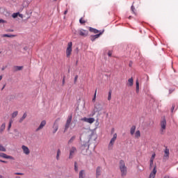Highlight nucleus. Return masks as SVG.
<instances>
[{
  "label": "nucleus",
  "instance_id": "obj_27",
  "mask_svg": "<svg viewBox=\"0 0 178 178\" xmlns=\"http://www.w3.org/2000/svg\"><path fill=\"white\" fill-rule=\"evenodd\" d=\"M104 30L100 31L99 33L96 34V35H93L95 36V38H99V36L102 35V34H104Z\"/></svg>",
  "mask_w": 178,
  "mask_h": 178
},
{
  "label": "nucleus",
  "instance_id": "obj_12",
  "mask_svg": "<svg viewBox=\"0 0 178 178\" xmlns=\"http://www.w3.org/2000/svg\"><path fill=\"white\" fill-rule=\"evenodd\" d=\"M156 175V165L154 166L152 172H151L149 178H155V175Z\"/></svg>",
  "mask_w": 178,
  "mask_h": 178
},
{
  "label": "nucleus",
  "instance_id": "obj_25",
  "mask_svg": "<svg viewBox=\"0 0 178 178\" xmlns=\"http://www.w3.org/2000/svg\"><path fill=\"white\" fill-rule=\"evenodd\" d=\"M26 118H27V114L24 113L23 116L19 119V123H22V122H23Z\"/></svg>",
  "mask_w": 178,
  "mask_h": 178
},
{
  "label": "nucleus",
  "instance_id": "obj_15",
  "mask_svg": "<svg viewBox=\"0 0 178 178\" xmlns=\"http://www.w3.org/2000/svg\"><path fill=\"white\" fill-rule=\"evenodd\" d=\"M79 178H86V170H81L79 172Z\"/></svg>",
  "mask_w": 178,
  "mask_h": 178
},
{
  "label": "nucleus",
  "instance_id": "obj_48",
  "mask_svg": "<svg viewBox=\"0 0 178 178\" xmlns=\"http://www.w3.org/2000/svg\"><path fill=\"white\" fill-rule=\"evenodd\" d=\"M0 162H1V163H8V161L3 160H0Z\"/></svg>",
  "mask_w": 178,
  "mask_h": 178
},
{
  "label": "nucleus",
  "instance_id": "obj_1",
  "mask_svg": "<svg viewBox=\"0 0 178 178\" xmlns=\"http://www.w3.org/2000/svg\"><path fill=\"white\" fill-rule=\"evenodd\" d=\"M90 137H88V140L84 141L81 146V153L83 155H88V151H90Z\"/></svg>",
  "mask_w": 178,
  "mask_h": 178
},
{
  "label": "nucleus",
  "instance_id": "obj_23",
  "mask_svg": "<svg viewBox=\"0 0 178 178\" xmlns=\"http://www.w3.org/2000/svg\"><path fill=\"white\" fill-rule=\"evenodd\" d=\"M136 92L138 93V92L140 91V83L138 82V80H136Z\"/></svg>",
  "mask_w": 178,
  "mask_h": 178
},
{
  "label": "nucleus",
  "instance_id": "obj_31",
  "mask_svg": "<svg viewBox=\"0 0 178 178\" xmlns=\"http://www.w3.org/2000/svg\"><path fill=\"white\" fill-rule=\"evenodd\" d=\"M129 86V87H131L133 86L134 80L133 78H131L128 80Z\"/></svg>",
  "mask_w": 178,
  "mask_h": 178
},
{
  "label": "nucleus",
  "instance_id": "obj_41",
  "mask_svg": "<svg viewBox=\"0 0 178 178\" xmlns=\"http://www.w3.org/2000/svg\"><path fill=\"white\" fill-rule=\"evenodd\" d=\"M176 83H174V86H175L176 87H178V77L176 76Z\"/></svg>",
  "mask_w": 178,
  "mask_h": 178
},
{
  "label": "nucleus",
  "instance_id": "obj_24",
  "mask_svg": "<svg viewBox=\"0 0 178 178\" xmlns=\"http://www.w3.org/2000/svg\"><path fill=\"white\" fill-rule=\"evenodd\" d=\"M140 137H141V133L140 132V131H136V132L135 133V138H140Z\"/></svg>",
  "mask_w": 178,
  "mask_h": 178
},
{
  "label": "nucleus",
  "instance_id": "obj_40",
  "mask_svg": "<svg viewBox=\"0 0 178 178\" xmlns=\"http://www.w3.org/2000/svg\"><path fill=\"white\" fill-rule=\"evenodd\" d=\"M154 165V161H149V169L151 170V169H152V166Z\"/></svg>",
  "mask_w": 178,
  "mask_h": 178
},
{
  "label": "nucleus",
  "instance_id": "obj_20",
  "mask_svg": "<svg viewBox=\"0 0 178 178\" xmlns=\"http://www.w3.org/2000/svg\"><path fill=\"white\" fill-rule=\"evenodd\" d=\"M1 37H3V38L8 37V38H13V37H16V35L3 34V35H1Z\"/></svg>",
  "mask_w": 178,
  "mask_h": 178
},
{
  "label": "nucleus",
  "instance_id": "obj_29",
  "mask_svg": "<svg viewBox=\"0 0 178 178\" xmlns=\"http://www.w3.org/2000/svg\"><path fill=\"white\" fill-rule=\"evenodd\" d=\"M112 99V90H109L108 95V101H111Z\"/></svg>",
  "mask_w": 178,
  "mask_h": 178
},
{
  "label": "nucleus",
  "instance_id": "obj_47",
  "mask_svg": "<svg viewBox=\"0 0 178 178\" xmlns=\"http://www.w3.org/2000/svg\"><path fill=\"white\" fill-rule=\"evenodd\" d=\"M173 91H175V89H170L169 94H172Z\"/></svg>",
  "mask_w": 178,
  "mask_h": 178
},
{
  "label": "nucleus",
  "instance_id": "obj_43",
  "mask_svg": "<svg viewBox=\"0 0 178 178\" xmlns=\"http://www.w3.org/2000/svg\"><path fill=\"white\" fill-rule=\"evenodd\" d=\"M134 9H136V8H134V6L132 5L131 7V10H132L133 13H134V15H136V13L134 12Z\"/></svg>",
  "mask_w": 178,
  "mask_h": 178
},
{
  "label": "nucleus",
  "instance_id": "obj_21",
  "mask_svg": "<svg viewBox=\"0 0 178 178\" xmlns=\"http://www.w3.org/2000/svg\"><path fill=\"white\" fill-rule=\"evenodd\" d=\"M165 158H169V149L165 148L164 150V159Z\"/></svg>",
  "mask_w": 178,
  "mask_h": 178
},
{
  "label": "nucleus",
  "instance_id": "obj_59",
  "mask_svg": "<svg viewBox=\"0 0 178 178\" xmlns=\"http://www.w3.org/2000/svg\"><path fill=\"white\" fill-rule=\"evenodd\" d=\"M163 178H169L168 176H164Z\"/></svg>",
  "mask_w": 178,
  "mask_h": 178
},
{
  "label": "nucleus",
  "instance_id": "obj_62",
  "mask_svg": "<svg viewBox=\"0 0 178 178\" xmlns=\"http://www.w3.org/2000/svg\"><path fill=\"white\" fill-rule=\"evenodd\" d=\"M15 131H17V129H15Z\"/></svg>",
  "mask_w": 178,
  "mask_h": 178
},
{
  "label": "nucleus",
  "instance_id": "obj_37",
  "mask_svg": "<svg viewBox=\"0 0 178 178\" xmlns=\"http://www.w3.org/2000/svg\"><path fill=\"white\" fill-rule=\"evenodd\" d=\"M17 113H18L17 111L13 112L12 114V118H16V116H17Z\"/></svg>",
  "mask_w": 178,
  "mask_h": 178
},
{
  "label": "nucleus",
  "instance_id": "obj_45",
  "mask_svg": "<svg viewBox=\"0 0 178 178\" xmlns=\"http://www.w3.org/2000/svg\"><path fill=\"white\" fill-rule=\"evenodd\" d=\"M79 79V76L76 75L74 77V83H76V81H77V79Z\"/></svg>",
  "mask_w": 178,
  "mask_h": 178
},
{
  "label": "nucleus",
  "instance_id": "obj_53",
  "mask_svg": "<svg viewBox=\"0 0 178 178\" xmlns=\"http://www.w3.org/2000/svg\"><path fill=\"white\" fill-rule=\"evenodd\" d=\"M132 65H133V63H132V62H130V63H129V67H131Z\"/></svg>",
  "mask_w": 178,
  "mask_h": 178
},
{
  "label": "nucleus",
  "instance_id": "obj_7",
  "mask_svg": "<svg viewBox=\"0 0 178 178\" xmlns=\"http://www.w3.org/2000/svg\"><path fill=\"white\" fill-rule=\"evenodd\" d=\"M161 132L163 133V130L166 129V118H165V117H163V118L161 121Z\"/></svg>",
  "mask_w": 178,
  "mask_h": 178
},
{
  "label": "nucleus",
  "instance_id": "obj_61",
  "mask_svg": "<svg viewBox=\"0 0 178 178\" xmlns=\"http://www.w3.org/2000/svg\"><path fill=\"white\" fill-rule=\"evenodd\" d=\"M131 16H129V19H131Z\"/></svg>",
  "mask_w": 178,
  "mask_h": 178
},
{
  "label": "nucleus",
  "instance_id": "obj_6",
  "mask_svg": "<svg viewBox=\"0 0 178 178\" xmlns=\"http://www.w3.org/2000/svg\"><path fill=\"white\" fill-rule=\"evenodd\" d=\"M82 122H86V123H90V124H92V123H94L95 122V118H83L81 119Z\"/></svg>",
  "mask_w": 178,
  "mask_h": 178
},
{
  "label": "nucleus",
  "instance_id": "obj_34",
  "mask_svg": "<svg viewBox=\"0 0 178 178\" xmlns=\"http://www.w3.org/2000/svg\"><path fill=\"white\" fill-rule=\"evenodd\" d=\"M74 170H75V172H79V167H77L76 162H74Z\"/></svg>",
  "mask_w": 178,
  "mask_h": 178
},
{
  "label": "nucleus",
  "instance_id": "obj_38",
  "mask_svg": "<svg viewBox=\"0 0 178 178\" xmlns=\"http://www.w3.org/2000/svg\"><path fill=\"white\" fill-rule=\"evenodd\" d=\"M79 23H80L81 24H84V23H86V21H85V20H83V18H81V19H79Z\"/></svg>",
  "mask_w": 178,
  "mask_h": 178
},
{
  "label": "nucleus",
  "instance_id": "obj_8",
  "mask_svg": "<svg viewBox=\"0 0 178 178\" xmlns=\"http://www.w3.org/2000/svg\"><path fill=\"white\" fill-rule=\"evenodd\" d=\"M0 156L1 158H4V159H11L12 161H15V157L12 156H8L5 153H0Z\"/></svg>",
  "mask_w": 178,
  "mask_h": 178
},
{
  "label": "nucleus",
  "instance_id": "obj_28",
  "mask_svg": "<svg viewBox=\"0 0 178 178\" xmlns=\"http://www.w3.org/2000/svg\"><path fill=\"white\" fill-rule=\"evenodd\" d=\"M76 140V136H73L69 140L68 144H72Z\"/></svg>",
  "mask_w": 178,
  "mask_h": 178
},
{
  "label": "nucleus",
  "instance_id": "obj_13",
  "mask_svg": "<svg viewBox=\"0 0 178 178\" xmlns=\"http://www.w3.org/2000/svg\"><path fill=\"white\" fill-rule=\"evenodd\" d=\"M22 149L24 151V154H25L26 155H29V154H30V149H29V147H27V146L22 145Z\"/></svg>",
  "mask_w": 178,
  "mask_h": 178
},
{
  "label": "nucleus",
  "instance_id": "obj_51",
  "mask_svg": "<svg viewBox=\"0 0 178 178\" xmlns=\"http://www.w3.org/2000/svg\"><path fill=\"white\" fill-rule=\"evenodd\" d=\"M18 16H19V17H23V15L20 14L19 13L18 14Z\"/></svg>",
  "mask_w": 178,
  "mask_h": 178
},
{
  "label": "nucleus",
  "instance_id": "obj_36",
  "mask_svg": "<svg viewBox=\"0 0 178 178\" xmlns=\"http://www.w3.org/2000/svg\"><path fill=\"white\" fill-rule=\"evenodd\" d=\"M10 127H12V120H10L9 124H8V131L10 130Z\"/></svg>",
  "mask_w": 178,
  "mask_h": 178
},
{
  "label": "nucleus",
  "instance_id": "obj_56",
  "mask_svg": "<svg viewBox=\"0 0 178 178\" xmlns=\"http://www.w3.org/2000/svg\"><path fill=\"white\" fill-rule=\"evenodd\" d=\"M63 84H65V78L63 79Z\"/></svg>",
  "mask_w": 178,
  "mask_h": 178
},
{
  "label": "nucleus",
  "instance_id": "obj_39",
  "mask_svg": "<svg viewBox=\"0 0 178 178\" xmlns=\"http://www.w3.org/2000/svg\"><path fill=\"white\" fill-rule=\"evenodd\" d=\"M90 40H91V41L94 42V41H95V40H97V38L94 35H91Z\"/></svg>",
  "mask_w": 178,
  "mask_h": 178
},
{
  "label": "nucleus",
  "instance_id": "obj_44",
  "mask_svg": "<svg viewBox=\"0 0 178 178\" xmlns=\"http://www.w3.org/2000/svg\"><path fill=\"white\" fill-rule=\"evenodd\" d=\"M95 98H97V90H95L94 97L92 98V101H95Z\"/></svg>",
  "mask_w": 178,
  "mask_h": 178
},
{
  "label": "nucleus",
  "instance_id": "obj_14",
  "mask_svg": "<svg viewBox=\"0 0 178 178\" xmlns=\"http://www.w3.org/2000/svg\"><path fill=\"white\" fill-rule=\"evenodd\" d=\"M58 120H56L53 126V134H55V133H56L58 131V129H59V127H58V124H56V122H58Z\"/></svg>",
  "mask_w": 178,
  "mask_h": 178
},
{
  "label": "nucleus",
  "instance_id": "obj_22",
  "mask_svg": "<svg viewBox=\"0 0 178 178\" xmlns=\"http://www.w3.org/2000/svg\"><path fill=\"white\" fill-rule=\"evenodd\" d=\"M6 127V124L3 123L0 127V133H3V130H5V128Z\"/></svg>",
  "mask_w": 178,
  "mask_h": 178
},
{
  "label": "nucleus",
  "instance_id": "obj_30",
  "mask_svg": "<svg viewBox=\"0 0 178 178\" xmlns=\"http://www.w3.org/2000/svg\"><path fill=\"white\" fill-rule=\"evenodd\" d=\"M59 156H60V149H58L57 150V154H56V159H57V161H59Z\"/></svg>",
  "mask_w": 178,
  "mask_h": 178
},
{
  "label": "nucleus",
  "instance_id": "obj_49",
  "mask_svg": "<svg viewBox=\"0 0 178 178\" xmlns=\"http://www.w3.org/2000/svg\"><path fill=\"white\" fill-rule=\"evenodd\" d=\"M108 56H112V51H109L108 52Z\"/></svg>",
  "mask_w": 178,
  "mask_h": 178
},
{
  "label": "nucleus",
  "instance_id": "obj_16",
  "mask_svg": "<svg viewBox=\"0 0 178 178\" xmlns=\"http://www.w3.org/2000/svg\"><path fill=\"white\" fill-rule=\"evenodd\" d=\"M23 69V66L15 65L13 67V72H19Z\"/></svg>",
  "mask_w": 178,
  "mask_h": 178
},
{
  "label": "nucleus",
  "instance_id": "obj_26",
  "mask_svg": "<svg viewBox=\"0 0 178 178\" xmlns=\"http://www.w3.org/2000/svg\"><path fill=\"white\" fill-rule=\"evenodd\" d=\"M135 131H136V126L134 125L131 127V131H130L131 136H133V134H134Z\"/></svg>",
  "mask_w": 178,
  "mask_h": 178
},
{
  "label": "nucleus",
  "instance_id": "obj_50",
  "mask_svg": "<svg viewBox=\"0 0 178 178\" xmlns=\"http://www.w3.org/2000/svg\"><path fill=\"white\" fill-rule=\"evenodd\" d=\"M173 111H175V105H172L171 108V112H173Z\"/></svg>",
  "mask_w": 178,
  "mask_h": 178
},
{
  "label": "nucleus",
  "instance_id": "obj_10",
  "mask_svg": "<svg viewBox=\"0 0 178 178\" xmlns=\"http://www.w3.org/2000/svg\"><path fill=\"white\" fill-rule=\"evenodd\" d=\"M47 124V121L42 120L40 122V126L35 129V131H40V130H42V129H44V127Z\"/></svg>",
  "mask_w": 178,
  "mask_h": 178
},
{
  "label": "nucleus",
  "instance_id": "obj_17",
  "mask_svg": "<svg viewBox=\"0 0 178 178\" xmlns=\"http://www.w3.org/2000/svg\"><path fill=\"white\" fill-rule=\"evenodd\" d=\"M102 109V107H101L100 104H95V110L96 111V112H99V111H101Z\"/></svg>",
  "mask_w": 178,
  "mask_h": 178
},
{
  "label": "nucleus",
  "instance_id": "obj_32",
  "mask_svg": "<svg viewBox=\"0 0 178 178\" xmlns=\"http://www.w3.org/2000/svg\"><path fill=\"white\" fill-rule=\"evenodd\" d=\"M0 151H2L3 152H6V148H5V147H3V145L0 144Z\"/></svg>",
  "mask_w": 178,
  "mask_h": 178
},
{
  "label": "nucleus",
  "instance_id": "obj_54",
  "mask_svg": "<svg viewBox=\"0 0 178 178\" xmlns=\"http://www.w3.org/2000/svg\"><path fill=\"white\" fill-rule=\"evenodd\" d=\"M5 69H6V67H2L1 70L3 71Z\"/></svg>",
  "mask_w": 178,
  "mask_h": 178
},
{
  "label": "nucleus",
  "instance_id": "obj_11",
  "mask_svg": "<svg viewBox=\"0 0 178 178\" xmlns=\"http://www.w3.org/2000/svg\"><path fill=\"white\" fill-rule=\"evenodd\" d=\"M79 35L81 37H87V35H88V31L84 29L79 30Z\"/></svg>",
  "mask_w": 178,
  "mask_h": 178
},
{
  "label": "nucleus",
  "instance_id": "obj_42",
  "mask_svg": "<svg viewBox=\"0 0 178 178\" xmlns=\"http://www.w3.org/2000/svg\"><path fill=\"white\" fill-rule=\"evenodd\" d=\"M14 175L23 176L24 175V173H23V172H15Z\"/></svg>",
  "mask_w": 178,
  "mask_h": 178
},
{
  "label": "nucleus",
  "instance_id": "obj_9",
  "mask_svg": "<svg viewBox=\"0 0 178 178\" xmlns=\"http://www.w3.org/2000/svg\"><path fill=\"white\" fill-rule=\"evenodd\" d=\"M74 152H77V149L76 148V147H72L70 150V156H69L70 159H72V158H73V155H74Z\"/></svg>",
  "mask_w": 178,
  "mask_h": 178
},
{
  "label": "nucleus",
  "instance_id": "obj_18",
  "mask_svg": "<svg viewBox=\"0 0 178 178\" xmlns=\"http://www.w3.org/2000/svg\"><path fill=\"white\" fill-rule=\"evenodd\" d=\"M89 31H90V33H94L95 34H97V33H99V31L98 29L92 27H89Z\"/></svg>",
  "mask_w": 178,
  "mask_h": 178
},
{
  "label": "nucleus",
  "instance_id": "obj_60",
  "mask_svg": "<svg viewBox=\"0 0 178 178\" xmlns=\"http://www.w3.org/2000/svg\"><path fill=\"white\" fill-rule=\"evenodd\" d=\"M15 178H20V177L16 176V177H15Z\"/></svg>",
  "mask_w": 178,
  "mask_h": 178
},
{
  "label": "nucleus",
  "instance_id": "obj_3",
  "mask_svg": "<svg viewBox=\"0 0 178 178\" xmlns=\"http://www.w3.org/2000/svg\"><path fill=\"white\" fill-rule=\"evenodd\" d=\"M117 138H118V134H114L113 138L111 139L110 143H108V148L109 150L113 149V145H114L115 141H116Z\"/></svg>",
  "mask_w": 178,
  "mask_h": 178
},
{
  "label": "nucleus",
  "instance_id": "obj_35",
  "mask_svg": "<svg viewBox=\"0 0 178 178\" xmlns=\"http://www.w3.org/2000/svg\"><path fill=\"white\" fill-rule=\"evenodd\" d=\"M12 16H13V19H16V17H17V16H19V13H14Z\"/></svg>",
  "mask_w": 178,
  "mask_h": 178
},
{
  "label": "nucleus",
  "instance_id": "obj_2",
  "mask_svg": "<svg viewBox=\"0 0 178 178\" xmlns=\"http://www.w3.org/2000/svg\"><path fill=\"white\" fill-rule=\"evenodd\" d=\"M119 168H120L122 177H124V176L127 175V167L126 166V163H124V161L123 160L120 161Z\"/></svg>",
  "mask_w": 178,
  "mask_h": 178
},
{
  "label": "nucleus",
  "instance_id": "obj_57",
  "mask_svg": "<svg viewBox=\"0 0 178 178\" xmlns=\"http://www.w3.org/2000/svg\"><path fill=\"white\" fill-rule=\"evenodd\" d=\"M0 178H5V177L0 175Z\"/></svg>",
  "mask_w": 178,
  "mask_h": 178
},
{
  "label": "nucleus",
  "instance_id": "obj_58",
  "mask_svg": "<svg viewBox=\"0 0 178 178\" xmlns=\"http://www.w3.org/2000/svg\"><path fill=\"white\" fill-rule=\"evenodd\" d=\"M2 80V75L0 76V81Z\"/></svg>",
  "mask_w": 178,
  "mask_h": 178
},
{
  "label": "nucleus",
  "instance_id": "obj_4",
  "mask_svg": "<svg viewBox=\"0 0 178 178\" xmlns=\"http://www.w3.org/2000/svg\"><path fill=\"white\" fill-rule=\"evenodd\" d=\"M73 43L72 42H68L67 47L66 49V55L67 58H70V55H72V47Z\"/></svg>",
  "mask_w": 178,
  "mask_h": 178
},
{
  "label": "nucleus",
  "instance_id": "obj_55",
  "mask_svg": "<svg viewBox=\"0 0 178 178\" xmlns=\"http://www.w3.org/2000/svg\"><path fill=\"white\" fill-rule=\"evenodd\" d=\"M5 87H6V85H3V86L1 88V90H3L5 88Z\"/></svg>",
  "mask_w": 178,
  "mask_h": 178
},
{
  "label": "nucleus",
  "instance_id": "obj_33",
  "mask_svg": "<svg viewBox=\"0 0 178 178\" xmlns=\"http://www.w3.org/2000/svg\"><path fill=\"white\" fill-rule=\"evenodd\" d=\"M156 155V154H155V153L152 155V157L150 158V161H149V162H151V163H152V162H154V159H155Z\"/></svg>",
  "mask_w": 178,
  "mask_h": 178
},
{
  "label": "nucleus",
  "instance_id": "obj_52",
  "mask_svg": "<svg viewBox=\"0 0 178 178\" xmlns=\"http://www.w3.org/2000/svg\"><path fill=\"white\" fill-rule=\"evenodd\" d=\"M64 15H67V10L64 11Z\"/></svg>",
  "mask_w": 178,
  "mask_h": 178
},
{
  "label": "nucleus",
  "instance_id": "obj_5",
  "mask_svg": "<svg viewBox=\"0 0 178 178\" xmlns=\"http://www.w3.org/2000/svg\"><path fill=\"white\" fill-rule=\"evenodd\" d=\"M70 123H72V115H68L66 124L65 125V129H64V133L66 132V131L70 127Z\"/></svg>",
  "mask_w": 178,
  "mask_h": 178
},
{
  "label": "nucleus",
  "instance_id": "obj_46",
  "mask_svg": "<svg viewBox=\"0 0 178 178\" xmlns=\"http://www.w3.org/2000/svg\"><path fill=\"white\" fill-rule=\"evenodd\" d=\"M0 23L4 24V23H6V21H5L2 19H0Z\"/></svg>",
  "mask_w": 178,
  "mask_h": 178
},
{
  "label": "nucleus",
  "instance_id": "obj_19",
  "mask_svg": "<svg viewBox=\"0 0 178 178\" xmlns=\"http://www.w3.org/2000/svg\"><path fill=\"white\" fill-rule=\"evenodd\" d=\"M99 176H101V167H97L96 169V177L98 178Z\"/></svg>",
  "mask_w": 178,
  "mask_h": 178
}]
</instances>
